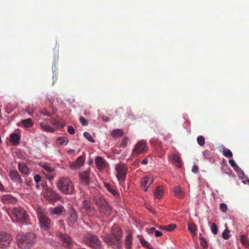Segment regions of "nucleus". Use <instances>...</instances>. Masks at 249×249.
Instances as JSON below:
<instances>
[{"instance_id": "61", "label": "nucleus", "mask_w": 249, "mask_h": 249, "mask_svg": "<svg viewBox=\"0 0 249 249\" xmlns=\"http://www.w3.org/2000/svg\"><path fill=\"white\" fill-rule=\"evenodd\" d=\"M36 187L38 189L40 188L39 185L38 183H36Z\"/></svg>"}, {"instance_id": "54", "label": "nucleus", "mask_w": 249, "mask_h": 249, "mask_svg": "<svg viewBox=\"0 0 249 249\" xmlns=\"http://www.w3.org/2000/svg\"><path fill=\"white\" fill-rule=\"evenodd\" d=\"M0 192H6V189L5 188L4 185L1 183L0 181Z\"/></svg>"}, {"instance_id": "45", "label": "nucleus", "mask_w": 249, "mask_h": 249, "mask_svg": "<svg viewBox=\"0 0 249 249\" xmlns=\"http://www.w3.org/2000/svg\"><path fill=\"white\" fill-rule=\"evenodd\" d=\"M79 121L83 126H86L88 124V121L84 117H80Z\"/></svg>"}, {"instance_id": "48", "label": "nucleus", "mask_w": 249, "mask_h": 249, "mask_svg": "<svg viewBox=\"0 0 249 249\" xmlns=\"http://www.w3.org/2000/svg\"><path fill=\"white\" fill-rule=\"evenodd\" d=\"M34 178L36 183H38L41 181V177L39 175H36L34 176Z\"/></svg>"}, {"instance_id": "47", "label": "nucleus", "mask_w": 249, "mask_h": 249, "mask_svg": "<svg viewBox=\"0 0 249 249\" xmlns=\"http://www.w3.org/2000/svg\"><path fill=\"white\" fill-rule=\"evenodd\" d=\"M140 242L143 246L146 247L147 249L148 247H151L148 245V242L143 238L140 239Z\"/></svg>"}, {"instance_id": "5", "label": "nucleus", "mask_w": 249, "mask_h": 249, "mask_svg": "<svg viewBox=\"0 0 249 249\" xmlns=\"http://www.w3.org/2000/svg\"><path fill=\"white\" fill-rule=\"evenodd\" d=\"M94 200L99 207L100 213L106 216L109 215L111 214L112 208L104 198L96 197L94 199Z\"/></svg>"}, {"instance_id": "34", "label": "nucleus", "mask_w": 249, "mask_h": 249, "mask_svg": "<svg viewBox=\"0 0 249 249\" xmlns=\"http://www.w3.org/2000/svg\"><path fill=\"white\" fill-rule=\"evenodd\" d=\"M188 228L189 231L191 232V233L194 235L196 233V226L193 223H188Z\"/></svg>"}, {"instance_id": "63", "label": "nucleus", "mask_w": 249, "mask_h": 249, "mask_svg": "<svg viewBox=\"0 0 249 249\" xmlns=\"http://www.w3.org/2000/svg\"><path fill=\"white\" fill-rule=\"evenodd\" d=\"M148 249H153L152 247H148Z\"/></svg>"}, {"instance_id": "23", "label": "nucleus", "mask_w": 249, "mask_h": 249, "mask_svg": "<svg viewBox=\"0 0 249 249\" xmlns=\"http://www.w3.org/2000/svg\"><path fill=\"white\" fill-rule=\"evenodd\" d=\"M18 169L19 171L23 174L28 175L29 170L27 166L23 162L18 163Z\"/></svg>"}, {"instance_id": "58", "label": "nucleus", "mask_w": 249, "mask_h": 249, "mask_svg": "<svg viewBox=\"0 0 249 249\" xmlns=\"http://www.w3.org/2000/svg\"><path fill=\"white\" fill-rule=\"evenodd\" d=\"M148 162V159L147 158H145L142 161V163L143 164H146Z\"/></svg>"}, {"instance_id": "3", "label": "nucleus", "mask_w": 249, "mask_h": 249, "mask_svg": "<svg viewBox=\"0 0 249 249\" xmlns=\"http://www.w3.org/2000/svg\"><path fill=\"white\" fill-rule=\"evenodd\" d=\"M57 187L61 192L65 194H72L74 190L72 182L66 177H61L59 178Z\"/></svg>"}, {"instance_id": "17", "label": "nucleus", "mask_w": 249, "mask_h": 249, "mask_svg": "<svg viewBox=\"0 0 249 249\" xmlns=\"http://www.w3.org/2000/svg\"><path fill=\"white\" fill-rule=\"evenodd\" d=\"M133 235L132 232L128 231L126 232L124 246L125 249H132Z\"/></svg>"}, {"instance_id": "55", "label": "nucleus", "mask_w": 249, "mask_h": 249, "mask_svg": "<svg viewBox=\"0 0 249 249\" xmlns=\"http://www.w3.org/2000/svg\"><path fill=\"white\" fill-rule=\"evenodd\" d=\"M154 234L156 237H159L162 235V233L160 231L156 230V229Z\"/></svg>"}, {"instance_id": "29", "label": "nucleus", "mask_w": 249, "mask_h": 249, "mask_svg": "<svg viewBox=\"0 0 249 249\" xmlns=\"http://www.w3.org/2000/svg\"><path fill=\"white\" fill-rule=\"evenodd\" d=\"M240 241L246 248H249V242L246 235H241Z\"/></svg>"}, {"instance_id": "33", "label": "nucleus", "mask_w": 249, "mask_h": 249, "mask_svg": "<svg viewBox=\"0 0 249 249\" xmlns=\"http://www.w3.org/2000/svg\"><path fill=\"white\" fill-rule=\"evenodd\" d=\"M174 193L176 196L178 197H182L183 196V193L181 190L180 188L178 186H176L174 188Z\"/></svg>"}, {"instance_id": "64", "label": "nucleus", "mask_w": 249, "mask_h": 249, "mask_svg": "<svg viewBox=\"0 0 249 249\" xmlns=\"http://www.w3.org/2000/svg\"><path fill=\"white\" fill-rule=\"evenodd\" d=\"M83 249V248H82V249Z\"/></svg>"}, {"instance_id": "52", "label": "nucleus", "mask_w": 249, "mask_h": 249, "mask_svg": "<svg viewBox=\"0 0 249 249\" xmlns=\"http://www.w3.org/2000/svg\"><path fill=\"white\" fill-rule=\"evenodd\" d=\"M192 171L194 173H198V167L196 165H194L192 168Z\"/></svg>"}, {"instance_id": "62", "label": "nucleus", "mask_w": 249, "mask_h": 249, "mask_svg": "<svg viewBox=\"0 0 249 249\" xmlns=\"http://www.w3.org/2000/svg\"><path fill=\"white\" fill-rule=\"evenodd\" d=\"M73 151H74V150H73L71 149V150H70L69 151V153H71V152H73Z\"/></svg>"}, {"instance_id": "41", "label": "nucleus", "mask_w": 249, "mask_h": 249, "mask_svg": "<svg viewBox=\"0 0 249 249\" xmlns=\"http://www.w3.org/2000/svg\"><path fill=\"white\" fill-rule=\"evenodd\" d=\"M230 231H229L227 229L224 230L222 234V236L223 238L225 240L229 239L230 238Z\"/></svg>"}, {"instance_id": "57", "label": "nucleus", "mask_w": 249, "mask_h": 249, "mask_svg": "<svg viewBox=\"0 0 249 249\" xmlns=\"http://www.w3.org/2000/svg\"><path fill=\"white\" fill-rule=\"evenodd\" d=\"M33 110H34L33 108L31 107H28L26 109V111L29 114H32L33 112Z\"/></svg>"}, {"instance_id": "7", "label": "nucleus", "mask_w": 249, "mask_h": 249, "mask_svg": "<svg viewBox=\"0 0 249 249\" xmlns=\"http://www.w3.org/2000/svg\"><path fill=\"white\" fill-rule=\"evenodd\" d=\"M38 218L40 227L44 230H48L52 227V223L49 217L41 210L38 211Z\"/></svg>"}, {"instance_id": "1", "label": "nucleus", "mask_w": 249, "mask_h": 249, "mask_svg": "<svg viewBox=\"0 0 249 249\" xmlns=\"http://www.w3.org/2000/svg\"><path fill=\"white\" fill-rule=\"evenodd\" d=\"M123 231L120 227L113 225L111 229L110 233L102 236L103 240L114 249H122L121 240Z\"/></svg>"}, {"instance_id": "26", "label": "nucleus", "mask_w": 249, "mask_h": 249, "mask_svg": "<svg viewBox=\"0 0 249 249\" xmlns=\"http://www.w3.org/2000/svg\"><path fill=\"white\" fill-rule=\"evenodd\" d=\"M21 123L25 128H30L33 125V123L30 118L21 121Z\"/></svg>"}, {"instance_id": "36", "label": "nucleus", "mask_w": 249, "mask_h": 249, "mask_svg": "<svg viewBox=\"0 0 249 249\" xmlns=\"http://www.w3.org/2000/svg\"><path fill=\"white\" fill-rule=\"evenodd\" d=\"M199 239L200 240V245L202 247L203 249L208 248V244L205 239L203 237L200 236Z\"/></svg>"}, {"instance_id": "35", "label": "nucleus", "mask_w": 249, "mask_h": 249, "mask_svg": "<svg viewBox=\"0 0 249 249\" xmlns=\"http://www.w3.org/2000/svg\"><path fill=\"white\" fill-rule=\"evenodd\" d=\"M57 142L60 145H67L68 143V140L65 137H59L57 139Z\"/></svg>"}, {"instance_id": "9", "label": "nucleus", "mask_w": 249, "mask_h": 249, "mask_svg": "<svg viewBox=\"0 0 249 249\" xmlns=\"http://www.w3.org/2000/svg\"><path fill=\"white\" fill-rule=\"evenodd\" d=\"M147 150V148L146 142L143 141H141L136 144L134 149L133 150L132 156L133 157H137Z\"/></svg>"}, {"instance_id": "46", "label": "nucleus", "mask_w": 249, "mask_h": 249, "mask_svg": "<svg viewBox=\"0 0 249 249\" xmlns=\"http://www.w3.org/2000/svg\"><path fill=\"white\" fill-rule=\"evenodd\" d=\"M166 228L167 231H171L176 228V225L175 224L166 225Z\"/></svg>"}, {"instance_id": "60", "label": "nucleus", "mask_w": 249, "mask_h": 249, "mask_svg": "<svg viewBox=\"0 0 249 249\" xmlns=\"http://www.w3.org/2000/svg\"><path fill=\"white\" fill-rule=\"evenodd\" d=\"M166 226H160V229H162V230H166Z\"/></svg>"}, {"instance_id": "31", "label": "nucleus", "mask_w": 249, "mask_h": 249, "mask_svg": "<svg viewBox=\"0 0 249 249\" xmlns=\"http://www.w3.org/2000/svg\"><path fill=\"white\" fill-rule=\"evenodd\" d=\"M123 135V131L121 129H116L112 132V136L114 138L121 137Z\"/></svg>"}, {"instance_id": "50", "label": "nucleus", "mask_w": 249, "mask_h": 249, "mask_svg": "<svg viewBox=\"0 0 249 249\" xmlns=\"http://www.w3.org/2000/svg\"><path fill=\"white\" fill-rule=\"evenodd\" d=\"M155 228L153 227L149 229H146V231L148 234H151L155 233Z\"/></svg>"}, {"instance_id": "18", "label": "nucleus", "mask_w": 249, "mask_h": 249, "mask_svg": "<svg viewBox=\"0 0 249 249\" xmlns=\"http://www.w3.org/2000/svg\"><path fill=\"white\" fill-rule=\"evenodd\" d=\"M95 163L97 169L99 170H103L107 166V163L102 157L97 156L95 158Z\"/></svg>"}, {"instance_id": "16", "label": "nucleus", "mask_w": 249, "mask_h": 249, "mask_svg": "<svg viewBox=\"0 0 249 249\" xmlns=\"http://www.w3.org/2000/svg\"><path fill=\"white\" fill-rule=\"evenodd\" d=\"M0 200L5 204H15L17 202V198L10 194L2 195Z\"/></svg>"}, {"instance_id": "4", "label": "nucleus", "mask_w": 249, "mask_h": 249, "mask_svg": "<svg viewBox=\"0 0 249 249\" xmlns=\"http://www.w3.org/2000/svg\"><path fill=\"white\" fill-rule=\"evenodd\" d=\"M83 240L88 246L93 249H101L102 248L101 242L95 235L88 233L84 237Z\"/></svg>"}, {"instance_id": "24", "label": "nucleus", "mask_w": 249, "mask_h": 249, "mask_svg": "<svg viewBox=\"0 0 249 249\" xmlns=\"http://www.w3.org/2000/svg\"><path fill=\"white\" fill-rule=\"evenodd\" d=\"M19 140V136L16 133H12L11 134L10 136V141L14 145H17L18 144Z\"/></svg>"}, {"instance_id": "53", "label": "nucleus", "mask_w": 249, "mask_h": 249, "mask_svg": "<svg viewBox=\"0 0 249 249\" xmlns=\"http://www.w3.org/2000/svg\"><path fill=\"white\" fill-rule=\"evenodd\" d=\"M203 155L205 158H208L210 155V151L208 150H206L203 152Z\"/></svg>"}, {"instance_id": "27", "label": "nucleus", "mask_w": 249, "mask_h": 249, "mask_svg": "<svg viewBox=\"0 0 249 249\" xmlns=\"http://www.w3.org/2000/svg\"><path fill=\"white\" fill-rule=\"evenodd\" d=\"M40 124L41 128L44 131L49 132H53L54 131V129L53 127L46 123H41Z\"/></svg>"}, {"instance_id": "28", "label": "nucleus", "mask_w": 249, "mask_h": 249, "mask_svg": "<svg viewBox=\"0 0 249 249\" xmlns=\"http://www.w3.org/2000/svg\"><path fill=\"white\" fill-rule=\"evenodd\" d=\"M50 123L56 128H61L63 127V124L55 119H50Z\"/></svg>"}, {"instance_id": "2", "label": "nucleus", "mask_w": 249, "mask_h": 249, "mask_svg": "<svg viewBox=\"0 0 249 249\" xmlns=\"http://www.w3.org/2000/svg\"><path fill=\"white\" fill-rule=\"evenodd\" d=\"M18 245L22 249H28L34 244L36 236L34 232L18 234L17 236Z\"/></svg>"}, {"instance_id": "10", "label": "nucleus", "mask_w": 249, "mask_h": 249, "mask_svg": "<svg viewBox=\"0 0 249 249\" xmlns=\"http://www.w3.org/2000/svg\"><path fill=\"white\" fill-rule=\"evenodd\" d=\"M44 197L50 203L55 202L60 198L59 195L51 188H47L44 193Z\"/></svg>"}, {"instance_id": "15", "label": "nucleus", "mask_w": 249, "mask_h": 249, "mask_svg": "<svg viewBox=\"0 0 249 249\" xmlns=\"http://www.w3.org/2000/svg\"><path fill=\"white\" fill-rule=\"evenodd\" d=\"M153 178L150 176H145L142 179L141 187L144 191H147L149 185L153 182Z\"/></svg>"}, {"instance_id": "32", "label": "nucleus", "mask_w": 249, "mask_h": 249, "mask_svg": "<svg viewBox=\"0 0 249 249\" xmlns=\"http://www.w3.org/2000/svg\"><path fill=\"white\" fill-rule=\"evenodd\" d=\"M106 188L108 191L114 196L117 197L119 196L118 193L117 192L116 189L113 187H111L109 185L107 184L106 185Z\"/></svg>"}, {"instance_id": "56", "label": "nucleus", "mask_w": 249, "mask_h": 249, "mask_svg": "<svg viewBox=\"0 0 249 249\" xmlns=\"http://www.w3.org/2000/svg\"><path fill=\"white\" fill-rule=\"evenodd\" d=\"M41 112L43 114L47 116H50L51 115L50 112L46 110H43Z\"/></svg>"}, {"instance_id": "42", "label": "nucleus", "mask_w": 249, "mask_h": 249, "mask_svg": "<svg viewBox=\"0 0 249 249\" xmlns=\"http://www.w3.org/2000/svg\"><path fill=\"white\" fill-rule=\"evenodd\" d=\"M128 142V138L126 137H124L120 145V147H125L127 146Z\"/></svg>"}, {"instance_id": "51", "label": "nucleus", "mask_w": 249, "mask_h": 249, "mask_svg": "<svg viewBox=\"0 0 249 249\" xmlns=\"http://www.w3.org/2000/svg\"><path fill=\"white\" fill-rule=\"evenodd\" d=\"M229 162L232 167H237V168H239V167L237 166V165L233 160H229Z\"/></svg>"}, {"instance_id": "19", "label": "nucleus", "mask_w": 249, "mask_h": 249, "mask_svg": "<svg viewBox=\"0 0 249 249\" xmlns=\"http://www.w3.org/2000/svg\"><path fill=\"white\" fill-rule=\"evenodd\" d=\"M9 176L13 181L19 184L22 183V179L17 171L11 170L9 172Z\"/></svg>"}, {"instance_id": "38", "label": "nucleus", "mask_w": 249, "mask_h": 249, "mask_svg": "<svg viewBox=\"0 0 249 249\" xmlns=\"http://www.w3.org/2000/svg\"><path fill=\"white\" fill-rule=\"evenodd\" d=\"M223 154L224 156L227 158H231L232 157V153L230 149H224L223 151Z\"/></svg>"}, {"instance_id": "6", "label": "nucleus", "mask_w": 249, "mask_h": 249, "mask_svg": "<svg viewBox=\"0 0 249 249\" xmlns=\"http://www.w3.org/2000/svg\"><path fill=\"white\" fill-rule=\"evenodd\" d=\"M12 213L18 221L24 224H27L29 216L26 211L21 207H15L12 211Z\"/></svg>"}, {"instance_id": "37", "label": "nucleus", "mask_w": 249, "mask_h": 249, "mask_svg": "<svg viewBox=\"0 0 249 249\" xmlns=\"http://www.w3.org/2000/svg\"><path fill=\"white\" fill-rule=\"evenodd\" d=\"M197 142L200 146H203L205 143V140L204 137L203 136H198L197 138Z\"/></svg>"}, {"instance_id": "8", "label": "nucleus", "mask_w": 249, "mask_h": 249, "mask_svg": "<svg viewBox=\"0 0 249 249\" xmlns=\"http://www.w3.org/2000/svg\"><path fill=\"white\" fill-rule=\"evenodd\" d=\"M56 236L60 240L62 245L64 247L71 248L73 246L72 241L66 234L57 231L56 232Z\"/></svg>"}, {"instance_id": "12", "label": "nucleus", "mask_w": 249, "mask_h": 249, "mask_svg": "<svg viewBox=\"0 0 249 249\" xmlns=\"http://www.w3.org/2000/svg\"><path fill=\"white\" fill-rule=\"evenodd\" d=\"M82 210L89 216H93L96 212L93 205L88 200H84L83 201Z\"/></svg>"}, {"instance_id": "20", "label": "nucleus", "mask_w": 249, "mask_h": 249, "mask_svg": "<svg viewBox=\"0 0 249 249\" xmlns=\"http://www.w3.org/2000/svg\"><path fill=\"white\" fill-rule=\"evenodd\" d=\"M85 163V159L82 156L79 157L75 162L72 163L70 166L72 169H76L83 166Z\"/></svg>"}, {"instance_id": "43", "label": "nucleus", "mask_w": 249, "mask_h": 249, "mask_svg": "<svg viewBox=\"0 0 249 249\" xmlns=\"http://www.w3.org/2000/svg\"><path fill=\"white\" fill-rule=\"evenodd\" d=\"M84 136L89 142H94V140L93 139L92 137L88 132H84Z\"/></svg>"}, {"instance_id": "44", "label": "nucleus", "mask_w": 249, "mask_h": 249, "mask_svg": "<svg viewBox=\"0 0 249 249\" xmlns=\"http://www.w3.org/2000/svg\"><path fill=\"white\" fill-rule=\"evenodd\" d=\"M219 208L221 212L226 213L227 210V206L225 203H222L220 205Z\"/></svg>"}, {"instance_id": "13", "label": "nucleus", "mask_w": 249, "mask_h": 249, "mask_svg": "<svg viewBox=\"0 0 249 249\" xmlns=\"http://www.w3.org/2000/svg\"><path fill=\"white\" fill-rule=\"evenodd\" d=\"M12 241L11 236L5 232H0V248L7 247Z\"/></svg>"}, {"instance_id": "49", "label": "nucleus", "mask_w": 249, "mask_h": 249, "mask_svg": "<svg viewBox=\"0 0 249 249\" xmlns=\"http://www.w3.org/2000/svg\"><path fill=\"white\" fill-rule=\"evenodd\" d=\"M68 132L70 134H74V133H75V130H74V129L73 128V127L71 126V125H70L68 127Z\"/></svg>"}, {"instance_id": "40", "label": "nucleus", "mask_w": 249, "mask_h": 249, "mask_svg": "<svg viewBox=\"0 0 249 249\" xmlns=\"http://www.w3.org/2000/svg\"><path fill=\"white\" fill-rule=\"evenodd\" d=\"M41 166L48 172L51 173L53 171V169L51 166L47 164H43L41 165Z\"/></svg>"}, {"instance_id": "39", "label": "nucleus", "mask_w": 249, "mask_h": 249, "mask_svg": "<svg viewBox=\"0 0 249 249\" xmlns=\"http://www.w3.org/2000/svg\"><path fill=\"white\" fill-rule=\"evenodd\" d=\"M211 230L213 234L216 235L217 234L218 227L214 223H213L211 224Z\"/></svg>"}, {"instance_id": "11", "label": "nucleus", "mask_w": 249, "mask_h": 249, "mask_svg": "<svg viewBox=\"0 0 249 249\" xmlns=\"http://www.w3.org/2000/svg\"><path fill=\"white\" fill-rule=\"evenodd\" d=\"M115 169L117 171V177L120 181H124L126 177L127 168L124 164H118L116 165Z\"/></svg>"}, {"instance_id": "21", "label": "nucleus", "mask_w": 249, "mask_h": 249, "mask_svg": "<svg viewBox=\"0 0 249 249\" xmlns=\"http://www.w3.org/2000/svg\"><path fill=\"white\" fill-rule=\"evenodd\" d=\"M64 210V207L61 205H58L54 208H52L50 209V213L52 215H60L63 210Z\"/></svg>"}, {"instance_id": "25", "label": "nucleus", "mask_w": 249, "mask_h": 249, "mask_svg": "<svg viewBox=\"0 0 249 249\" xmlns=\"http://www.w3.org/2000/svg\"><path fill=\"white\" fill-rule=\"evenodd\" d=\"M171 159L176 165L178 167H181V163L180 157L177 155H173Z\"/></svg>"}, {"instance_id": "14", "label": "nucleus", "mask_w": 249, "mask_h": 249, "mask_svg": "<svg viewBox=\"0 0 249 249\" xmlns=\"http://www.w3.org/2000/svg\"><path fill=\"white\" fill-rule=\"evenodd\" d=\"M90 169L81 172L79 174L81 182L84 185H88L90 182Z\"/></svg>"}, {"instance_id": "59", "label": "nucleus", "mask_w": 249, "mask_h": 249, "mask_svg": "<svg viewBox=\"0 0 249 249\" xmlns=\"http://www.w3.org/2000/svg\"><path fill=\"white\" fill-rule=\"evenodd\" d=\"M102 120L104 121H105V122H108L109 121V119L108 117H105V116H103L102 117Z\"/></svg>"}, {"instance_id": "30", "label": "nucleus", "mask_w": 249, "mask_h": 249, "mask_svg": "<svg viewBox=\"0 0 249 249\" xmlns=\"http://www.w3.org/2000/svg\"><path fill=\"white\" fill-rule=\"evenodd\" d=\"M155 195L156 198H160L163 195V188L161 186H158L155 190Z\"/></svg>"}, {"instance_id": "22", "label": "nucleus", "mask_w": 249, "mask_h": 249, "mask_svg": "<svg viewBox=\"0 0 249 249\" xmlns=\"http://www.w3.org/2000/svg\"><path fill=\"white\" fill-rule=\"evenodd\" d=\"M77 215L76 211L74 209L71 210L70 211V215L68 217L69 222L71 224H74L77 221Z\"/></svg>"}]
</instances>
